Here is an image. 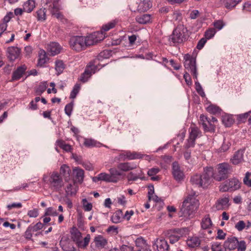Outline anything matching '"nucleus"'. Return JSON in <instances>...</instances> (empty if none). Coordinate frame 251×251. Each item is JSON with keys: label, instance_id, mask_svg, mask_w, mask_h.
<instances>
[{"label": "nucleus", "instance_id": "54", "mask_svg": "<svg viewBox=\"0 0 251 251\" xmlns=\"http://www.w3.org/2000/svg\"><path fill=\"white\" fill-rule=\"evenodd\" d=\"M246 243L244 240H238V245L236 249L237 251H245L246 250Z\"/></svg>", "mask_w": 251, "mask_h": 251}, {"label": "nucleus", "instance_id": "55", "mask_svg": "<svg viewBox=\"0 0 251 251\" xmlns=\"http://www.w3.org/2000/svg\"><path fill=\"white\" fill-rule=\"evenodd\" d=\"M216 33V30L214 28H209L205 32V36L206 39H209L212 38Z\"/></svg>", "mask_w": 251, "mask_h": 251}, {"label": "nucleus", "instance_id": "10", "mask_svg": "<svg viewBox=\"0 0 251 251\" xmlns=\"http://www.w3.org/2000/svg\"><path fill=\"white\" fill-rule=\"evenodd\" d=\"M184 234V230L180 228H176L167 231L165 235L168 237L171 244L177 242Z\"/></svg>", "mask_w": 251, "mask_h": 251}, {"label": "nucleus", "instance_id": "50", "mask_svg": "<svg viewBox=\"0 0 251 251\" xmlns=\"http://www.w3.org/2000/svg\"><path fill=\"white\" fill-rule=\"evenodd\" d=\"M100 180L105 181L106 182H112L111 177L109 174L105 173H101L100 174Z\"/></svg>", "mask_w": 251, "mask_h": 251}, {"label": "nucleus", "instance_id": "8", "mask_svg": "<svg viewBox=\"0 0 251 251\" xmlns=\"http://www.w3.org/2000/svg\"><path fill=\"white\" fill-rule=\"evenodd\" d=\"M240 184L241 183L238 179L232 178L225 181L220 185V191L223 192H232L239 189L240 188Z\"/></svg>", "mask_w": 251, "mask_h": 251}, {"label": "nucleus", "instance_id": "59", "mask_svg": "<svg viewBox=\"0 0 251 251\" xmlns=\"http://www.w3.org/2000/svg\"><path fill=\"white\" fill-rule=\"evenodd\" d=\"M243 182L245 185L248 187H251V178L249 177V172H247L244 178H243Z\"/></svg>", "mask_w": 251, "mask_h": 251}, {"label": "nucleus", "instance_id": "25", "mask_svg": "<svg viewBox=\"0 0 251 251\" xmlns=\"http://www.w3.org/2000/svg\"><path fill=\"white\" fill-rule=\"evenodd\" d=\"M242 0H221V3L227 9H231Z\"/></svg>", "mask_w": 251, "mask_h": 251}, {"label": "nucleus", "instance_id": "43", "mask_svg": "<svg viewBox=\"0 0 251 251\" xmlns=\"http://www.w3.org/2000/svg\"><path fill=\"white\" fill-rule=\"evenodd\" d=\"M47 87V82H44L41 83L36 90V95H41L45 91Z\"/></svg>", "mask_w": 251, "mask_h": 251}, {"label": "nucleus", "instance_id": "11", "mask_svg": "<svg viewBox=\"0 0 251 251\" xmlns=\"http://www.w3.org/2000/svg\"><path fill=\"white\" fill-rule=\"evenodd\" d=\"M98 69V67L93 62H90L86 68L84 72L81 75L80 80L83 82H86L93 74H95Z\"/></svg>", "mask_w": 251, "mask_h": 251}, {"label": "nucleus", "instance_id": "37", "mask_svg": "<svg viewBox=\"0 0 251 251\" xmlns=\"http://www.w3.org/2000/svg\"><path fill=\"white\" fill-rule=\"evenodd\" d=\"M127 157V159L128 160H133L136 159H140L142 158L144 156L143 154H141L140 153L137 152H131L128 151H126V155Z\"/></svg>", "mask_w": 251, "mask_h": 251}, {"label": "nucleus", "instance_id": "46", "mask_svg": "<svg viewBox=\"0 0 251 251\" xmlns=\"http://www.w3.org/2000/svg\"><path fill=\"white\" fill-rule=\"evenodd\" d=\"M212 251H226V249H223L220 243L213 242L211 246Z\"/></svg>", "mask_w": 251, "mask_h": 251}, {"label": "nucleus", "instance_id": "23", "mask_svg": "<svg viewBox=\"0 0 251 251\" xmlns=\"http://www.w3.org/2000/svg\"><path fill=\"white\" fill-rule=\"evenodd\" d=\"M152 6L150 0H141L137 7V10L140 12H145L149 10Z\"/></svg>", "mask_w": 251, "mask_h": 251}, {"label": "nucleus", "instance_id": "21", "mask_svg": "<svg viewBox=\"0 0 251 251\" xmlns=\"http://www.w3.org/2000/svg\"><path fill=\"white\" fill-rule=\"evenodd\" d=\"M136 165L129 162L120 163L117 166V168L120 171L127 172L136 168Z\"/></svg>", "mask_w": 251, "mask_h": 251}, {"label": "nucleus", "instance_id": "32", "mask_svg": "<svg viewBox=\"0 0 251 251\" xmlns=\"http://www.w3.org/2000/svg\"><path fill=\"white\" fill-rule=\"evenodd\" d=\"M151 20V15L149 14H144L138 16L136 17V21L141 24H146Z\"/></svg>", "mask_w": 251, "mask_h": 251}, {"label": "nucleus", "instance_id": "64", "mask_svg": "<svg viewBox=\"0 0 251 251\" xmlns=\"http://www.w3.org/2000/svg\"><path fill=\"white\" fill-rule=\"evenodd\" d=\"M159 171L160 170L158 168H152L148 170L147 174L149 176H153L157 174Z\"/></svg>", "mask_w": 251, "mask_h": 251}, {"label": "nucleus", "instance_id": "27", "mask_svg": "<svg viewBox=\"0 0 251 251\" xmlns=\"http://www.w3.org/2000/svg\"><path fill=\"white\" fill-rule=\"evenodd\" d=\"M60 174L63 175L65 177V180L68 181L70 179V176L71 173V170L66 165H63L60 167Z\"/></svg>", "mask_w": 251, "mask_h": 251}, {"label": "nucleus", "instance_id": "48", "mask_svg": "<svg viewBox=\"0 0 251 251\" xmlns=\"http://www.w3.org/2000/svg\"><path fill=\"white\" fill-rule=\"evenodd\" d=\"M211 119L203 115H201L200 117L199 123L202 125L203 128L206 127L207 123H209Z\"/></svg>", "mask_w": 251, "mask_h": 251}, {"label": "nucleus", "instance_id": "40", "mask_svg": "<svg viewBox=\"0 0 251 251\" xmlns=\"http://www.w3.org/2000/svg\"><path fill=\"white\" fill-rule=\"evenodd\" d=\"M122 215L123 214L121 210L117 211L112 216V222L115 224L120 223L121 221Z\"/></svg>", "mask_w": 251, "mask_h": 251}, {"label": "nucleus", "instance_id": "3", "mask_svg": "<svg viewBox=\"0 0 251 251\" xmlns=\"http://www.w3.org/2000/svg\"><path fill=\"white\" fill-rule=\"evenodd\" d=\"M43 181L48 184L49 188L53 192L60 193L64 189V182L62 176L56 172L50 174L49 177L44 176Z\"/></svg>", "mask_w": 251, "mask_h": 251}, {"label": "nucleus", "instance_id": "61", "mask_svg": "<svg viewBox=\"0 0 251 251\" xmlns=\"http://www.w3.org/2000/svg\"><path fill=\"white\" fill-rule=\"evenodd\" d=\"M109 51L107 50H104L101 52L98 56V59L99 60H101L102 58H107L109 57Z\"/></svg>", "mask_w": 251, "mask_h": 251}, {"label": "nucleus", "instance_id": "22", "mask_svg": "<svg viewBox=\"0 0 251 251\" xmlns=\"http://www.w3.org/2000/svg\"><path fill=\"white\" fill-rule=\"evenodd\" d=\"M96 247L99 249L104 248L107 244V240L102 235H98L94 239Z\"/></svg>", "mask_w": 251, "mask_h": 251}, {"label": "nucleus", "instance_id": "38", "mask_svg": "<svg viewBox=\"0 0 251 251\" xmlns=\"http://www.w3.org/2000/svg\"><path fill=\"white\" fill-rule=\"evenodd\" d=\"M56 144L60 148L66 151L69 152L72 150L71 146L66 144L64 141L62 140H58L56 141Z\"/></svg>", "mask_w": 251, "mask_h": 251}, {"label": "nucleus", "instance_id": "15", "mask_svg": "<svg viewBox=\"0 0 251 251\" xmlns=\"http://www.w3.org/2000/svg\"><path fill=\"white\" fill-rule=\"evenodd\" d=\"M153 246L156 247L158 251H169V246L164 239H157Z\"/></svg>", "mask_w": 251, "mask_h": 251}, {"label": "nucleus", "instance_id": "63", "mask_svg": "<svg viewBox=\"0 0 251 251\" xmlns=\"http://www.w3.org/2000/svg\"><path fill=\"white\" fill-rule=\"evenodd\" d=\"M30 227H31V229H32V232L37 231V230L41 229L43 227V224H42L41 222L37 223L36 225L34 226H30Z\"/></svg>", "mask_w": 251, "mask_h": 251}, {"label": "nucleus", "instance_id": "28", "mask_svg": "<svg viewBox=\"0 0 251 251\" xmlns=\"http://www.w3.org/2000/svg\"><path fill=\"white\" fill-rule=\"evenodd\" d=\"M49 60L46 52L44 50H40L39 54L38 66L43 67Z\"/></svg>", "mask_w": 251, "mask_h": 251}, {"label": "nucleus", "instance_id": "29", "mask_svg": "<svg viewBox=\"0 0 251 251\" xmlns=\"http://www.w3.org/2000/svg\"><path fill=\"white\" fill-rule=\"evenodd\" d=\"M234 119L231 115L226 114L222 116V123L226 127H230L234 123Z\"/></svg>", "mask_w": 251, "mask_h": 251}, {"label": "nucleus", "instance_id": "57", "mask_svg": "<svg viewBox=\"0 0 251 251\" xmlns=\"http://www.w3.org/2000/svg\"><path fill=\"white\" fill-rule=\"evenodd\" d=\"M80 87L78 84L75 85L73 90L71 92L70 98L75 99L79 92Z\"/></svg>", "mask_w": 251, "mask_h": 251}, {"label": "nucleus", "instance_id": "2", "mask_svg": "<svg viewBox=\"0 0 251 251\" xmlns=\"http://www.w3.org/2000/svg\"><path fill=\"white\" fill-rule=\"evenodd\" d=\"M195 193L189 194L184 200L179 212L180 217L185 219L192 218L199 206V202L195 197Z\"/></svg>", "mask_w": 251, "mask_h": 251}, {"label": "nucleus", "instance_id": "19", "mask_svg": "<svg viewBox=\"0 0 251 251\" xmlns=\"http://www.w3.org/2000/svg\"><path fill=\"white\" fill-rule=\"evenodd\" d=\"M202 242L201 237L193 236L187 240L186 243L190 248H196L199 247Z\"/></svg>", "mask_w": 251, "mask_h": 251}, {"label": "nucleus", "instance_id": "53", "mask_svg": "<svg viewBox=\"0 0 251 251\" xmlns=\"http://www.w3.org/2000/svg\"><path fill=\"white\" fill-rule=\"evenodd\" d=\"M203 129L205 132H214L215 130V126L211 123V121L210 120L209 123H207L206 127H204Z\"/></svg>", "mask_w": 251, "mask_h": 251}, {"label": "nucleus", "instance_id": "47", "mask_svg": "<svg viewBox=\"0 0 251 251\" xmlns=\"http://www.w3.org/2000/svg\"><path fill=\"white\" fill-rule=\"evenodd\" d=\"M15 15H16V9L14 10V12H9L7 13L3 19V22L7 24L12 18L14 17Z\"/></svg>", "mask_w": 251, "mask_h": 251}, {"label": "nucleus", "instance_id": "33", "mask_svg": "<svg viewBox=\"0 0 251 251\" xmlns=\"http://www.w3.org/2000/svg\"><path fill=\"white\" fill-rule=\"evenodd\" d=\"M116 24V22L115 21H111V22L108 23L107 24L102 25V26L101 27V30H102L101 32H102L101 33L99 32L100 34L98 35V38H99L100 35H101L102 34L103 32L107 31L109 30L110 29L114 28L115 27ZM100 38L101 40H102L103 39V38L102 37H101V38L100 37Z\"/></svg>", "mask_w": 251, "mask_h": 251}, {"label": "nucleus", "instance_id": "41", "mask_svg": "<svg viewBox=\"0 0 251 251\" xmlns=\"http://www.w3.org/2000/svg\"><path fill=\"white\" fill-rule=\"evenodd\" d=\"M100 143L97 142L94 139H85L84 145L88 148H92L94 147H98Z\"/></svg>", "mask_w": 251, "mask_h": 251}, {"label": "nucleus", "instance_id": "17", "mask_svg": "<svg viewBox=\"0 0 251 251\" xmlns=\"http://www.w3.org/2000/svg\"><path fill=\"white\" fill-rule=\"evenodd\" d=\"M109 172L113 183H117L120 180V177L123 175V173L115 168H110Z\"/></svg>", "mask_w": 251, "mask_h": 251}, {"label": "nucleus", "instance_id": "35", "mask_svg": "<svg viewBox=\"0 0 251 251\" xmlns=\"http://www.w3.org/2000/svg\"><path fill=\"white\" fill-rule=\"evenodd\" d=\"M189 137L190 139L195 140L201 136V132L197 127H191Z\"/></svg>", "mask_w": 251, "mask_h": 251}, {"label": "nucleus", "instance_id": "39", "mask_svg": "<svg viewBox=\"0 0 251 251\" xmlns=\"http://www.w3.org/2000/svg\"><path fill=\"white\" fill-rule=\"evenodd\" d=\"M135 242L136 246L139 247V249H144L150 247L142 237L137 238Z\"/></svg>", "mask_w": 251, "mask_h": 251}, {"label": "nucleus", "instance_id": "52", "mask_svg": "<svg viewBox=\"0 0 251 251\" xmlns=\"http://www.w3.org/2000/svg\"><path fill=\"white\" fill-rule=\"evenodd\" d=\"M195 86H196V90L197 92V93L201 97H204L205 96V94L203 90V89L200 84V83L198 81L195 82Z\"/></svg>", "mask_w": 251, "mask_h": 251}, {"label": "nucleus", "instance_id": "13", "mask_svg": "<svg viewBox=\"0 0 251 251\" xmlns=\"http://www.w3.org/2000/svg\"><path fill=\"white\" fill-rule=\"evenodd\" d=\"M172 174L176 181H179L183 179V173L180 170L179 165L176 162H174L172 164Z\"/></svg>", "mask_w": 251, "mask_h": 251}, {"label": "nucleus", "instance_id": "30", "mask_svg": "<svg viewBox=\"0 0 251 251\" xmlns=\"http://www.w3.org/2000/svg\"><path fill=\"white\" fill-rule=\"evenodd\" d=\"M35 7V2L33 0H28L26 1L23 5L24 11L30 13Z\"/></svg>", "mask_w": 251, "mask_h": 251}, {"label": "nucleus", "instance_id": "5", "mask_svg": "<svg viewBox=\"0 0 251 251\" xmlns=\"http://www.w3.org/2000/svg\"><path fill=\"white\" fill-rule=\"evenodd\" d=\"M71 238L75 243L78 248H85L89 244L90 240V234H87L82 239V234L75 227H73L71 230Z\"/></svg>", "mask_w": 251, "mask_h": 251}, {"label": "nucleus", "instance_id": "31", "mask_svg": "<svg viewBox=\"0 0 251 251\" xmlns=\"http://www.w3.org/2000/svg\"><path fill=\"white\" fill-rule=\"evenodd\" d=\"M212 221L209 215L205 216L201 222V226L202 229H209L212 226Z\"/></svg>", "mask_w": 251, "mask_h": 251}, {"label": "nucleus", "instance_id": "49", "mask_svg": "<svg viewBox=\"0 0 251 251\" xmlns=\"http://www.w3.org/2000/svg\"><path fill=\"white\" fill-rule=\"evenodd\" d=\"M82 204L83 209L86 211H90L92 209V204L90 202H88L86 199H83L82 200Z\"/></svg>", "mask_w": 251, "mask_h": 251}, {"label": "nucleus", "instance_id": "51", "mask_svg": "<svg viewBox=\"0 0 251 251\" xmlns=\"http://www.w3.org/2000/svg\"><path fill=\"white\" fill-rule=\"evenodd\" d=\"M207 111L212 114H216L220 112V108L214 105H210L207 108Z\"/></svg>", "mask_w": 251, "mask_h": 251}, {"label": "nucleus", "instance_id": "26", "mask_svg": "<svg viewBox=\"0 0 251 251\" xmlns=\"http://www.w3.org/2000/svg\"><path fill=\"white\" fill-rule=\"evenodd\" d=\"M6 56L10 62H13L16 60V47H9L6 50Z\"/></svg>", "mask_w": 251, "mask_h": 251}, {"label": "nucleus", "instance_id": "36", "mask_svg": "<svg viewBox=\"0 0 251 251\" xmlns=\"http://www.w3.org/2000/svg\"><path fill=\"white\" fill-rule=\"evenodd\" d=\"M46 9L45 8H40L36 12V17L38 21H44L46 19Z\"/></svg>", "mask_w": 251, "mask_h": 251}, {"label": "nucleus", "instance_id": "45", "mask_svg": "<svg viewBox=\"0 0 251 251\" xmlns=\"http://www.w3.org/2000/svg\"><path fill=\"white\" fill-rule=\"evenodd\" d=\"M141 173L135 174L133 172H130L127 176V178L128 181H136L140 177Z\"/></svg>", "mask_w": 251, "mask_h": 251}, {"label": "nucleus", "instance_id": "20", "mask_svg": "<svg viewBox=\"0 0 251 251\" xmlns=\"http://www.w3.org/2000/svg\"><path fill=\"white\" fill-rule=\"evenodd\" d=\"M61 47L60 45L56 42H51L48 46V51L51 55H55L60 53Z\"/></svg>", "mask_w": 251, "mask_h": 251}, {"label": "nucleus", "instance_id": "1", "mask_svg": "<svg viewBox=\"0 0 251 251\" xmlns=\"http://www.w3.org/2000/svg\"><path fill=\"white\" fill-rule=\"evenodd\" d=\"M100 34L99 32H94L86 37L82 36H75L71 38L69 44L71 48L79 52L85 50L88 47L97 43L101 40L98 38Z\"/></svg>", "mask_w": 251, "mask_h": 251}, {"label": "nucleus", "instance_id": "12", "mask_svg": "<svg viewBox=\"0 0 251 251\" xmlns=\"http://www.w3.org/2000/svg\"><path fill=\"white\" fill-rule=\"evenodd\" d=\"M229 200L228 196L226 195L224 198L219 199L214 206L217 210L227 209L229 206Z\"/></svg>", "mask_w": 251, "mask_h": 251}, {"label": "nucleus", "instance_id": "4", "mask_svg": "<svg viewBox=\"0 0 251 251\" xmlns=\"http://www.w3.org/2000/svg\"><path fill=\"white\" fill-rule=\"evenodd\" d=\"M212 176V168H207L204 171L202 175L196 174L191 178V182L193 185L199 187H206L210 183Z\"/></svg>", "mask_w": 251, "mask_h": 251}, {"label": "nucleus", "instance_id": "7", "mask_svg": "<svg viewBox=\"0 0 251 251\" xmlns=\"http://www.w3.org/2000/svg\"><path fill=\"white\" fill-rule=\"evenodd\" d=\"M187 29L183 27L179 26L175 28L170 35L169 41L174 44H180L187 39L186 31Z\"/></svg>", "mask_w": 251, "mask_h": 251}, {"label": "nucleus", "instance_id": "44", "mask_svg": "<svg viewBox=\"0 0 251 251\" xmlns=\"http://www.w3.org/2000/svg\"><path fill=\"white\" fill-rule=\"evenodd\" d=\"M65 191L67 195L73 196L75 194L76 190L73 184H69L65 189Z\"/></svg>", "mask_w": 251, "mask_h": 251}, {"label": "nucleus", "instance_id": "58", "mask_svg": "<svg viewBox=\"0 0 251 251\" xmlns=\"http://www.w3.org/2000/svg\"><path fill=\"white\" fill-rule=\"evenodd\" d=\"M73 102H70L68 104H67L65 107V112L66 115L70 116L73 110Z\"/></svg>", "mask_w": 251, "mask_h": 251}, {"label": "nucleus", "instance_id": "18", "mask_svg": "<svg viewBox=\"0 0 251 251\" xmlns=\"http://www.w3.org/2000/svg\"><path fill=\"white\" fill-rule=\"evenodd\" d=\"M50 10L52 15L55 16L58 19H62L63 15L59 12V5L57 1H53L52 3L50 5Z\"/></svg>", "mask_w": 251, "mask_h": 251}, {"label": "nucleus", "instance_id": "42", "mask_svg": "<svg viewBox=\"0 0 251 251\" xmlns=\"http://www.w3.org/2000/svg\"><path fill=\"white\" fill-rule=\"evenodd\" d=\"M64 68V65L62 61L58 60L55 62V70L57 72L58 75L62 73Z\"/></svg>", "mask_w": 251, "mask_h": 251}, {"label": "nucleus", "instance_id": "16", "mask_svg": "<svg viewBox=\"0 0 251 251\" xmlns=\"http://www.w3.org/2000/svg\"><path fill=\"white\" fill-rule=\"evenodd\" d=\"M245 149H240L235 152L231 158V162L234 165H237L243 161V156Z\"/></svg>", "mask_w": 251, "mask_h": 251}, {"label": "nucleus", "instance_id": "6", "mask_svg": "<svg viewBox=\"0 0 251 251\" xmlns=\"http://www.w3.org/2000/svg\"><path fill=\"white\" fill-rule=\"evenodd\" d=\"M230 171L231 166L228 163H221L218 166L217 172L214 173L212 170V177L215 180L220 181L226 179Z\"/></svg>", "mask_w": 251, "mask_h": 251}, {"label": "nucleus", "instance_id": "9", "mask_svg": "<svg viewBox=\"0 0 251 251\" xmlns=\"http://www.w3.org/2000/svg\"><path fill=\"white\" fill-rule=\"evenodd\" d=\"M184 66L185 68L188 71H190V72L193 75L194 78L197 79L198 73L196 65V59L192 57L189 54H185L184 56Z\"/></svg>", "mask_w": 251, "mask_h": 251}, {"label": "nucleus", "instance_id": "56", "mask_svg": "<svg viewBox=\"0 0 251 251\" xmlns=\"http://www.w3.org/2000/svg\"><path fill=\"white\" fill-rule=\"evenodd\" d=\"M246 227V224L243 221H239L235 225V228L239 231H242Z\"/></svg>", "mask_w": 251, "mask_h": 251}, {"label": "nucleus", "instance_id": "34", "mask_svg": "<svg viewBox=\"0 0 251 251\" xmlns=\"http://www.w3.org/2000/svg\"><path fill=\"white\" fill-rule=\"evenodd\" d=\"M26 69L27 67L25 65H23L17 68V80L20 79L24 75L25 76L27 75V72H25Z\"/></svg>", "mask_w": 251, "mask_h": 251}, {"label": "nucleus", "instance_id": "24", "mask_svg": "<svg viewBox=\"0 0 251 251\" xmlns=\"http://www.w3.org/2000/svg\"><path fill=\"white\" fill-rule=\"evenodd\" d=\"M73 173L75 180L80 183H82L84 178V171L80 168H75L73 169Z\"/></svg>", "mask_w": 251, "mask_h": 251}, {"label": "nucleus", "instance_id": "62", "mask_svg": "<svg viewBox=\"0 0 251 251\" xmlns=\"http://www.w3.org/2000/svg\"><path fill=\"white\" fill-rule=\"evenodd\" d=\"M213 25L215 28H217L218 30H221L224 27L225 24L223 21L221 20H218L214 22Z\"/></svg>", "mask_w": 251, "mask_h": 251}, {"label": "nucleus", "instance_id": "60", "mask_svg": "<svg viewBox=\"0 0 251 251\" xmlns=\"http://www.w3.org/2000/svg\"><path fill=\"white\" fill-rule=\"evenodd\" d=\"M57 215V212L56 210L53 208L50 207L47 208L46 210V212L45 215L49 216V215H53L56 216Z\"/></svg>", "mask_w": 251, "mask_h": 251}, {"label": "nucleus", "instance_id": "14", "mask_svg": "<svg viewBox=\"0 0 251 251\" xmlns=\"http://www.w3.org/2000/svg\"><path fill=\"white\" fill-rule=\"evenodd\" d=\"M238 243L237 238L234 236L228 237L225 241L224 246L225 249L229 250H234L236 249Z\"/></svg>", "mask_w": 251, "mask_h": 251}]
</instances>
